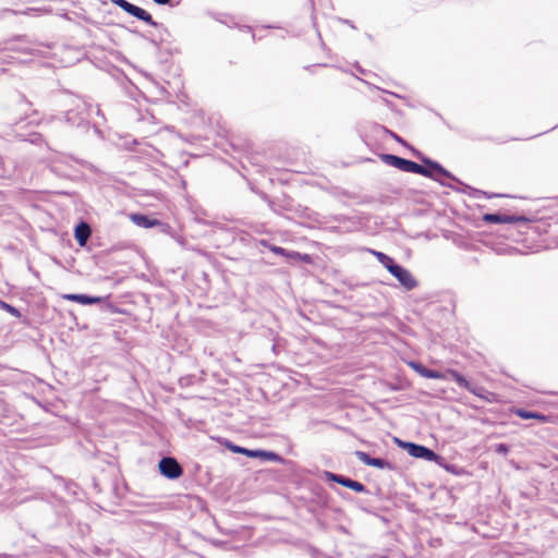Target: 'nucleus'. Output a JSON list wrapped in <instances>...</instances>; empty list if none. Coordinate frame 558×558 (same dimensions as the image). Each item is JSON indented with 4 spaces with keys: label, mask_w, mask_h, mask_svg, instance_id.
Wrapping results in <instances>:
<instances>
[{
    "label": "nucleus",
    "mask_w": 558,
    "mask_h": 558,
    "mask_svg": "<svg viewBox=\"0 0 558 558\" xmlns=\"http://www.w3.org/2000/svg\"><path fill=\"white\" fill-rule=\"evenodd\" d=\"M214 20H216L217 22L221 23V24H226L228 26H232L230 24H228V22L226 20L222 19V14H219V13H214V12H209L208 13Z\"/></svg>",
    "instance_id": "30"
},
{
    "label": "nucleus",
    "mask_w": 558,
    "mask_h": 558,
    "mask_svg": "<svg viewBox=\"0 0 558 558\" xmlns=\"http://www.w3.org/2000/svg\"><path fill=\"white\" fill-rule=\"evenodd\" d=\"M410 150L412 151L413 156L421 160L422 165L413 160L386 153L380 154L379 159L387 166L393 167L400 171L423 175L425 178L439 182L442 186L450 187L474 198H492L505 196L502 194L496 193L489 194L485 191L475 189L462 182L449 170H447L440 162L427 157L418 149L410 147Z\"/></svg>",
    "instance_id": "1"
},
{
    "label": "nucleus",
    "mask_w": 558,
    "mask_h": 558,
    "mask_svg": "<svg viewBox=\"0 0 558 558\" xmlns=\"http://www.w3.org/2000/svg\"><path fill=\"white\" fill-rule=\"evenodd\" d=\"M392 276L398 280L400 286L407 291H411L418 286V281L413 277L411 271L409 269H407L405 267H403L401 264L398 266V268L396 269V271Z\"/></svg>",
    "instance_id": "13"
},
{
    "label": "nucleus",
    "mask_w": 558,
    "mask_h": 558,
    "mask_svg": "<svg viewBox=\"0 0 558 558\" xmlns=\"http://www.w3.org/2000/svg\"><path fill=\"white\" fill-rule=\"evenodd\" d=\"M357 69H359V72L364 73V70L362 68L359 66Z\"/></svg>",
    "instance_id": "45"
},
{
    "label": "nucleus",
    "mask_w": 558,
    "mask_h": 558,
    "mask_svg": "<svg viewBox=\"0 0 558 558\" xmlns=\"http://www.w3.org/2000/svg\"><path fill=\"white\" fill-rule=\"evenodd\" d=\"M159 473L167 480H178L183 474V468L174 457H162L158 462Z\"/></svg>",
    "instance_id": "9"
},
{
    "label": "nucleus",
    "mask_w": 558,
    "mask_h": 558,
    "mask_svg": "<svg viewBox=\"0 0 558 558\" xmlns=\"http://www.w3.org/2000/svg\"><path fill=\"white\" fill-rule=\"evenodd\" d=\"M72 161L80 165L81 167L88 169L92 168V165L87 160L62 153H56L52 157L49 158L48 168L59 178H69L72 172Z\"/></svg>",
    "instance_id": "4"
},
{
    "label": "nucleus",
    "mask_w": 558,
    "mask_h": 558,
    "mask_svg": "<svg viewBox=\"0 0 558 558\" xmlns=\"http://www.w3.org/2000/svg\"><path fill=\"white\" fill-rule=\"evenodd\" d=\"M187 378H180V384L183 386L187 383Z\"/></svg>",
    "instance_id": "41"
},
{
    "label": "nucleus",
    "mask_w": 558,
    "mask_h": 558,
    "mask_svg": "<svg viewBox=\"0 0 558 558\" xmlns=\"http://www.w3.org/2000/svg\"><path fill=\"white\" fill-rule=\"evenodd\" d=\"M39 112L32 110L31 113L24 112L19 117H12L10 112H3L0 118V130L7 136H12L22 142H28L33 145L46 144L48 149L53 150L45 141L43 134L36 132L34 129L39 124H51L54 121H61L62 118L59 116H50L40 120L32 119Z\"/></svg>",
    "instance_id": "2"
},
{
    "label": "nucleus",
    "mask_w": 558,
    "mask_h": 558,
    "mask_svg": "<svg viewBox=\"0 0 558 558\" xmlns=\"http://www.w3.org/2000/svg\"><path fill=\"white\" fill-rule=\"evenodd\" d=\"M4 51L35 54L38 49L27 40L26 36H17L0 41V52Z\"/></svg>",
    "instance_id": "7"
},
{
    "label": "nucleus",
    "mask_w": 558,
    "mask_h": 558,
    "mask_svg": "<svg viewBox=\"0 0 558 558\" xmlns=\"http://www.w3.org/2000/svg\"><path fill=\"white\" fill-rule=\"evenodd\" d=\"M448 374L451 380L454 381L460 388H464L471 393H476V386L472 385L463 374L457 369H449Z\"/></svg>",
    "instance_id": "16"
},
{
    "label": "nucleus",
    "mask_w": 558,
    "mask_h": 558,
    "mask_svg": "<svg viewBox=\"0 0 558 558\" xmlns=\"http://www.w3.org/2000/svg\"><path fill=\"white\" fill-rule=\"evenodd\" d=\"M341 22H342L343 24L349 25V26H350V27H352V28H355V26H354L353 22H352V21H350V20L343 19V20H341Z\"/></svg>",
    "instance_id": "38"
},
{
    "label": "nucleus",
    "mask_w": 558,
    "mask_h": 558,
    "mask_svg": "<svg viewBox=\"0 0 558 558\" xmlns=\"http://www.w3.org/2000/svg\"><path fill=\"white\" fill-rule=\"evenodd\" d=\"M373 558H388L386 555H374Z\"/></svg>",
    "instance_id": "42"
},
{
    "label": "nucleus",
    "mask_w": 558,
    "mask_h": 558,
    "mask_svg": "<svg viewBox=\"0 0 558 558\" xmlns=\"http://www.w3.org/2000/svg\"><path fill=\"white\" fill-rule=\"evenodd\" d=\"M487 391L480 386H476V393H473L476 397H480L481 399L488 400V398L485 396Z\"/></svg>",
    "instance_id": "32"
},
{
    "label": "nucleus",
    "mask_w": 558,
    "mask_h": 558,
    "mask_svg": "<svg viewBox=\"0 0 558 558\" xmlns=\"http://www.w3.org/2000/svg\"><path fill=\"white\" fill-rule=\"evenodd\" d=\"M514 414L522 418V420H537L542 423H546L548 422V417L547 415L541 413V412H537V411H530V410H525V409H522V408H519L514 411Z\"/></svg>",
    "instance_id": "17"
},
{
    "label": "nucleus",
    "mask_w": 558,
    "mask_h": 558,
    "mask_svg": "<svg viewBox=\"0 0 558 558\" xmlns=\"http://www.w3.org/2000/svg\"><path fill=\"white\" fill-rule=\"evenodd\" d=\"M389 389L392 391H401L404 389V386L401 384H391L389 385Z\"/></svg>",
    "instance_id": "34"
},
{
    "label": "nucleus",
    "mask_w": 558,
    "mask_h": 558,
    "mask_svg": "<svg viewBox=\"0 0 558 558\" xmlns=\"http://www.w3.org/2000/svg\"><path fill=\"white\" fill-rule=\"evenodd\" d=\"M96 113H97V116L105 118L102 111L99 108H97Z\"/></svg>",
    "instance_id": "40"
},
{
    "label": "nucleus",
    "mask_w": 558,
    "mask_h": 558,
    "mask_svg": "<svg viewBox=\"0 0 558 558\" xmlns=\"http://www.w3.org/2000/svg\"><path fill=\"white\" fill-rule=\"evenodd\" d=\"M231 27H238V24L236 23H233ZM239 29L240 31H243V32H247V33H251L252 34V39L253 41L256 40V37H255V34L253 33V29L251 26L248 25H242V26H239Z\"/></svg>",
    "instance_id": "27"
},
{
    "label": "nucleus",
    "mask_w": 558,
    "mask_h": 558,
    "mask_svg": "<svg viewBox=\"0 0 558 558\" xmlns=\"http://www.w3.org/2000/svg\"><path fill=\"white\" fill-rule=\"evenodd\" d=\"M482 220L486 223L501 225V223H515L527 222V218L523 216L507 215L501 213H486L483 215Z\"/></svg>",
    "instance_id": "11"
},
{
    "label": "nucleus",
    "mask_w": 558,
    "mask_h": 558,
    "mask_svg": "<svg viewBox=\"0 0 558 558\" xmlns=\"http://www.w3.org/2000/svg\"><path fill=\"white\" fill-rule=\"evenodd\" d=\"M509 451H510V447L506 442H499L494 446V452H496L498 454L507 456L509 453Z\"/></svg>",
    "instance_id": "26"
},
{
    "label": "nucleus",
    "mask_w": 558,
    "mask_h": 558,
    "mask_svg": "<svg viewBox=\"0 0 558 558\" xmlns=\"http://www.w3.org/2000/svg\"><path fill=\"white\" fill-rule=\"evenodd\" d=\"M371 253L377 258V260L381 264L385 262V259L387 258V254L384 253V252H379V251H375V250H371Z\"/></svg>",
    "instance_id": "28"
},
{
    "label": "nucleus",
    "mask_w": 558,
    "mask_h": 558,
    "mask_svg": "<svg viewBox=\"0 0 558 558\" xmlns=\"http://www.w3.org/2000/svg\"><path fill=\"white\" fill-rule=\"evenodd\" d=\"M70 108L64 111L63 120L66 124L75 128L81 133H87L93 126L97 135H101V131L96 124L90 123L92 105L80 97H71Z\"/></svg>",
    "instance_id": "3"
},
{
    "label": "nucleus",
    "mask_w": 558,
    "mask_h": 558,
    "mask_svg": "<svg viewBox=\"0 0 558 558\" xmlns=\"http://www.w3.org/2000/svg\"><path fill=\"white\" fill-rule=\"evenodd\" d=\"M140 21L146 23L149 26L161 28L163 32H168L167 27H165L162 24L156 22L151 14L149 12H145L144 15L140 19Z\"/></svg>",
    "instance_id": "22"
},
{
    "label": "nucleus",
    "mask_w": 558,
    "mask_h": 558,
    "mask_svg": "<svg viewBox=\"0 0 558 558\" xmlns=\"http://www.w3.org/2000/svg\"><path fill=\"white\" fill-rule=\"evenodd\" d=\"M158 5H171L172 0H153Z\"/></svg>",
    "instance_id": "35"
},
{
    "label": "nucleus",
    "mask_w": 558,
    "mask_h": 558,
    "mask_svg": "<svg viewBox=\"0 0 558 558\" xmlns=\"http://www.w3.org/2000/svg\"><path fill=\"white\" fill-rule=\"evenodd\" d=\"M446 471L452 473V474H458L457 472V466L453 465V464H448L446 463L445 461L442 462V465H441Z\"/></svg>",
    "instance_id": "33"
},
{
    "label": "nucleus",
    "mask_w": 558,
    "mask_h": 558,
    "mask_svg": "<svg viewBox=\"0 0 558 558\" xmlns=\"http://www.w3.org/2000/svg\"><path fill=\"white\" fill-rule=\"evenodd\" d=\"M395 441L401 449L405 450L408 454L413 458L435 462L438 465H442V462L445 461L442 456L424 445L401 440L399 438H395Z\"/></svg>",
    "instance_id": "5"
},
{
    "label": "nucleus",
    "mask_w": 558,
    "mask_h": 558,
    "mask_svg": "<svg viewBox=\"0 0 558 558\" xmlns=\"http://www.w3.org/2000/svg\"><path fill=\"white\" fill-rule=\"evenodd\" d=\"M355 456L365 465L374 466L379 470H393L395 469L393 463L388 461L387 459L379 458V457H371L369 453H367L365 451L357 450V451H355Z\"/></svg>",
    "instance_id": "12"
},
{
    "label": "nucleus",
    "mask_w": 558,
    "mask_h": 558,
    "mask_svg": "<svg viewBox=\"0 0 558 558\" xmlns=\"http://www.w3.org/2000/svg\"><path fill=\"white\" fill-rule=\"evenodd\" d=\"M92 235V229L90 226L85 221H80L74 227V239L77 242L80 246H85L88 239Z\"/></svg>",
    "instance_id": "15"
},
{
    "label": "nucleus",
    "mask_w": 558,
    "mask_h": 558,
    "mask_svg": "<svg viewBox=\"0 0 558 558\" xmlns=\"http://www.w3.org/2000/svg\"><path fill=\"white\" fill-rule=\"evenodd\" d=\"M146 12L145 9L134 4V3H131V5L129 7L126 13L130 14L131 16L133 17H136L137 20H140L144 13Z\"/></svg>",
    "instance_id": "25"
},
{
    "label": "nucleus",
    "mask_w": 558,
    "mask_h": 558,
    "mask_svg": "<svg viewBox=\"0 0 558 558\" xmlns=\"http://www.w3.org/2000/svg\"><path fill=\"white\" fill-rule=\"evenodd\" d=\"M149 41H150L154 46H156V47H158V46H159V43H158L156 39H154V38L149 39Z\"/></svg>",
    "instance_id": "39"
},
{
    "label": "nucleus",
    "mask_w": 558,
    "mask_h": 558,
    "mask_svg": "<svg viewBox=\"0 0 558 558\" xmlns=\"http://www.w3.org/2000/svg\"><path fill=\"white\" fill-rule=\"evenodd\" d=\"M322 477L325 481L335 482V483L340 484L342 486H345L348 481H349V478H350L349 476H344L342 474H337V473H333L331 471H323Z\"/></svg>",
    "instance_id": "19"
},
{
    "label": "nucleus",
    "mask_w": 558,
    "mask_h": 558,
    "mask_svg": "<svg viewBox=\"0 0 558 558\" xmlns=\"http://www.w3.org/2000/svg\"><path fill=\"white\" fill-rule=\"evenodd\" d=\"M408 365L420 376L428 379H445L446 375L437 369H432L423 365L418 361H410Z\"/></svg>",
    "instance_id": "14"
},
{
    "label": "nucleus",
    "mask_w": 558,
    "mask_h": 558,
    "mask_svg": "<svg viewBox=\"0 0 558 558\" xmlns=\"http://www.w3.org/2000/svg\"><path fill=\"white\" fill-rule=\"evenodd\" d=\"M114 3L124 12H126L132 2L128 0H114Z\"/></svg>",
    "instance_id": "29"
},
{
    "label": "nucleus",
    "mask_w": 558,
    "mask_h": 558,
    "mask_svg": "<svg viewBox=\"0 0 558 558\" xmlns=\"http://www.w3.org/2000/svg\"><path fill=\"white\" fill-rule=\"evenodd\" d=\"M374 132L376 134H379V133H385L387 135H389L391 138H393L397 143H399L400 145L407 147L410 149V147H412L404 138H402L399 134H397L396 132L389 130L388 128L381 125V124H375L374 125Z\"/></svg>",
    "instance_id": "18"
},
{
    "label": "nucleus",
    "mask_w": 558,
    "mask_h": 558,
    "mask_svg": "<svg viewBox=\"0 0 558 558\" xmlns=\"http://www.w3.org/2000/svg\"><path fill=\"white\" fill-rule=\"evenodd\" d=\"M109 296H96L86 293H81L78 304L81 305H95L107 301Z\"/></svg>",
    "instance_id": "20"
},
{
    "label": "nucleus",
    "mask_w": 558,
    "mask_h": 558,
    "mask_svg": "<svg viewBox=\"0 0 558 558\" xmlns=\"http://www.w3.org/2000/svg\"><path fill=\"white\" fill-rule=\"evenodd\" d=\"M20 100H21V102L25 104L27 107H32V105H33V104H32V101H29V100L25 97V95H20Z\"/></svg>",
    "instance_id": "36"
},
{
    "label": "nucleus",
    "mask_w": 558,
    "mask_h": 558,
    "mask_svg": "<svg viewBox=\"0 0 558 558\" xmlns=\"http://www.w3.org/2000/svg\"><path fill=\"white\" fill-rule=\"evenodd\" d=\"M320 499L323 500L324 504H327V497L325 495L320 496Z\"/></svg>",
    "instance_id": "43"
},
{
    "label": "nucleus",
    "mask_w": 558,
    "mask_h": 558,
    "mask_svg": "<svg viewBox=\"0 0 558 558\" xmlns=\"http://www.w3.org/2000/svg\"><path fill=\"white\" fill-rule=\"evenodd\" d=\"M131 220L137 227L145 229L159 227L162 232H167V230L170 229L168 223L161 222L159 219L142 213L131 214Z\"/></svg>",
    "instance_id": "10"
},
{
    "label": "nucleus",
    "mask_w": 558,
    "mask_h": 558,
    "mask_svg": "<svg viewBox=\"0 0 558 558\" xmlns=\"http://www.w3.org/2000/svg\"><path fill=\"white\" fill-rule=\"evenodd\" d=\"M225 446L227 449H229L233 453H240L243 456H246L248 458L253 459H259L264 462H276V463H283L284 458L272 450H265V449H250L242 446H239L228 439H226Z\"/></svg>",
    "instance_id": "6"
},
{
    "label": "nucleus",
    "mask_w": 558,
    "mask_h": 558,
    "mask_svg": "<svg viewBox=\"0 0 558 558\" xmlns=\"http://www.w3.org/2000/svg\"><path fill=\"white\" fill-rule=\"evenodd\" d=\"M328 558H333V557H328Z\"/></svg>",
    "instance_id": "46"
},
{
    "label": "nucleus",
    "mask_w": 558,
    "mask_h": 558,
    "mask_svg": "<svg viewBox=\"0 0 558 558\" xmlns=\"http://www.w3.org/2000/svg\"><path fill=\"white\" fill-rule=\"evenodd\" d=\"M5 173V170H4V159L2 158V156H0V177H3Z\"/></svg>",
    "instance_id": "37"
},
{
    "label": "nucleus",
    "mask_w": 558,
    "mask_h": 558,
    "mask_svg": "<svg viewBox=\"0 0 558 558\" xmlns=\"http://www.w3.org/2000/svg\"><path fill=\"white\" fill-rule=\"evenodd\" d=\"M259 243H260L262 246L267 247L269 251H271L276 255H280V256L287 258V260L289 263H291V264H296V263H300V262L310 264L312 262L311 255H308L306 253H300V252H296V251H290V250H287V248H284L282 246H278V245L271 244L267 240H260Z\"/></svg>",
    "instance_id": "8"
},
{
    "label": "nucleus",
    "mask_w": 558,
    "mask_h": 558,
    "mask_svg": "<svg viewBox=\"0 0 558 558\" xmlns=\"http://www.w3.org/2000/svg\"><path fill=\"white\" fill-rule=\"evenodd\" d=\"M381 265L392 276L400 264L397 263L393 257L388 255Z\"/></svg>",
    "instance_id": "24"
},
{
    "label": "nucleus",
    "mask_w": 558,
    "mask_h": 558,
    "mask_svg": "<svg viewBox=\"0 0 558 558\" xmlns=\"http://www.w3.org/2000/svg\"><path fill=\"white\" fill-rule=\"evenodd\" d=\"M265 27L266 28H278V26H275V25H266Z\"/></svg>",
    "instance_id": "44"
},
{
    "label": "nucleus",
    "mask_w": 558,
    "mask_h": 558,
    "mask_svg": "<svg viewBox=\"0 0 558 558\" xmlns=\"http://www.w3.org/2000/svg\"><path fill=\"white\" fill-rule=\"evenodd\" d=\"M80 295H81V293H69V294H64L63 299L68 300V301H71V302L78 303Z\"/></svg>",
    "instance_id": "31"
},
{
    "label": "nucleus",
    "mask_w": 558,
    "mask_h": 558,
    "mask_svg": "<svg viewBox=\"0 0 558 558\" xmlns=\"http://www.w3.org/2000/svg\"><path fill=\"white\" fill-rule=\"evenodd\" d=\"M0 310L5 311L7 313H9L10 315H12L15 318H20L22 316L19 308L7 303L5 301H3L1 299H0Z\"/></svg>",
    "instance_id": "23"
},
{
    "label": "nucleus",
    "mask_w": 558,
    "mask_h": 558,
    "mask_svg": "<svg viewBox=\"0 0 558 558\" xmlns=\"http://www.w3.org/2000/svg\"><path fill=\"white\" fill-rule=\"evenodd\" d=\"M344 487H347V488H349V489H351L353 492L361 493V494H368L369 493V490L367 489V487L363 483H361L359 481H355V480H353L351 477L349 478V481H348V483H347V485Z\"/></svg>",
    "instance_id": "21"
}]
</instances>
